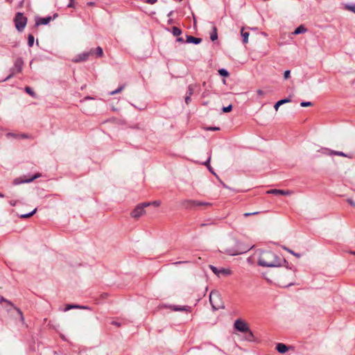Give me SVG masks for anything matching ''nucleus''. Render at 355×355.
Segmentation results:
<instances>
[{"mask_svg": "<svg viewBox=\"0 0 355 355\" xmlns=\"http://www.w3.org/2000/svg\"><path fill=\"white\" fill-rule=\"evenodd\" d=\"M258 265L262 267L276 268L285 266L287 269H291L288 262L283 259L282 260L276 254L271 251H266L263 255L258 259Z\"/></svg>", "mask_w": 355, "mask_h": 355, "instance_id": "nucleus-1", "label": "nucleus"}, {"mask_svg": "<svg viewBox=\"0 0 355 355\" xmlns=\"http://www.w3.org/2000/svg\"><path fill=\"white\" fill-rule=\"evenodd\" d=\"M252 248H253V246L244 245L243 243H241L240 241L236 240L234 247L231 248H227L225 250V251H226L227 254H228L231 256H235V255H238V254H244V253L248 252Z\"/></svg>", "mask_w": 355, "mask_h": 355, "instance_id": "nucleus-2", "label": "nucleus"}, {"mask_svg": "<svg viewBox=\"0 0 355 355\" xmlns=\"http://www.w3.org/2000/svg\"><path fill=\"white\" fill-rule=\"evenodd\" d=\"M209 302L213 310L222 308V297L218 291H212L209 294Z\"/></svg>", "mask_w": 355, "mask_h": 355, "instance_id": "nucleus-3", "label": "nucleus"}, {"mask_svg": "<svg viewBox=\"0 0 355 355\" xmlns=\"http://www.w3.org/2000/svg\"><path fill=\"white\" fill-rule=\"evenodd\" d=\"M14 21H15V25L16 29L19 32H21V31H23V30L24 29V28L27 24V18L24 16L23 13L17 12L15 15Z\"/></svg>", "mask_w": 355, "mask_h": 355, "instance_id": "nucleus-4", "label": "nucleus"}, {"mask_svg": "<svg viewBox=\"0 0 355 355\" xmlns=\"http://www.w3.org/2000/svg\"><path fill=\"white\" fill-rule=\"evenodd\" d=\"M24 61L21 58H18L14 64V67L10 69V73L3 79V81H6L12 78L17 73H20L22 71V67Z\"/></svg>", "mask_w": 355, "mask_h": 355, "instance_id": "nucleus-5", "label": "nucleus"}, {"mask_svg": "<svg viewBox=\"0 0 355 355\" xmlns=\"http://www.w3.org/2000/svg\"><path fill=\"white\" fill-rule=\"evenodd\" d=\"M249 328L248 324L241 318H238L234 321V329L238 332L245 333L248 331Z\"/></svg>", "mask_w": 355, "mask_h": 355, "instance_id": "nucleus-6", "label": "nucleus"}, {"mask_svg": "<svg viewBox=\"0 0 355 355\" xmlns=\"http://www.w3.org/2000/svg\"><path fill=\"white\" fill-rule=\"evenodd\" d=\"M41 175H42L41 173H37L34 174L33 175H32L29 178L19 177V178L14 179V180L12 182V184L13 185H19V184H24V183H31L33 181H34L35 180H36L37 178L41 177Z\"/></svg>", "mask_w": 355, "mask_h": 355, "instance_id": "nucleus-7", "label": "nucleus"}, {"mask_svg": "<svg viewBox=\"0 0 355 355\" xmlns=\"http://www.w3.org/2000/svg\"><path fill=\"white\" fill-rule=\"evenodd\" d=\"M150 202H144L138 205L131 212V216L133 218H138L144 214V208L149 206Z\"/></svg>", "mask_w": 355, "mask_h": 355, "instance_id": "nucleus-8", "label": "nucleus"}, {"mask_svg": "<svg viewBox=\"0 0 355 355\" xmlns=\"http://www.w3.org/2000/svg\"><path fill=\"white\" fill-rule=\"evenodd\" d=\"M94 49H91L88 51H85L80 54H78L73 58L72 61L73 62H81L87 61L89 59V56L94 55Z\"/></svg>", "mask_w": 355, "mask_h": 355, "instance_id": "nucleus-9", "label": "nucleus"}, {"mask_svg": "<svg viewBox=\"0 0 355 355\" xmlns=\"http://www.w3.org/2000/svg\"><path fill=\"white\" fill-rule=\"evenodd\" d=\"M198 200H184L180 202L182 208L186 209H194L198 207Z\"/></svg>", "mask_w": 355, "mask_h": 355, "instance_id": "nucleus-10", "label": "nucleus"}, {"mask_svg": "<svg viewBox=\"0 0 355 355\" xmlns=\"http://www.w3.org/2000/svg\"><path fill=\"white\" fill-rule=\"evenodd\" d=\"M52 20L51 16L37 18L35 21L36 26L47 25Z\"/></svg>", "mask_w": 355, "mask_h": 355, "instance_id": "nucleus-11", "label": "nucleus"}, {"mask_svg": "<svg viewBox=\"0 0 355 355\" xmlns=\"http://www.w3.org/2000/svg\"><path fill=\"white\" fill-rule=\"evenodd\" d=\"M244 336V340L248 342H255L256 338L253 334V332L250 330V329H248V331L243 333Z\"/></svg>", "mask_w": 355, "mask_h": 355, "instance_id": "nucleus-12", "label": "nucleus"}, {"mask_svg": "<svg viewBox=\"0 0 355 355\" xmlns=\"http://www.w3.org/2000/svg\"><path fill=\"white\" fill-rule=\"evenodd\" d=\"M268 193L275 194V195H282V196H288L291 193L288 190H282V189H271L267 191Z\"/></svg>", "mask_w": 355, "mask_h": 355, "instance_id": "nucleus-13", "label": "nucleus"}, {"mask_svg": "<svg viewBox=\"0 0 355 355\" xmlns=\"http://www.w3.org/2000/svg\"><path fill=\"white\" fill-rule=\"evenodd\" d=\"M291 101V96H288L287 98H283V99H281L279 101H278L277 102L275 103V105H274V108L276 111L278 110L279 106L282 105L283 104H285V103H290Z\"/></svg>", "mask_w": 355, "mask_h": 355, "instance_id": "nucleus-14", "label": "nucleus"}, {"mask_svg": "<svg viewBox=\"0 0 355 355\" xmlns=\"http://www.w3.org/2000/svg\"><path fill=\"white\" fill-rule=\"evenodd\" d=\"M202 42V39L200 37H196L192 35H187V43H193L194 44H198Z\"/></svg>", "mask_w": 355, "mask_h": 355, "instance_id": "nucleus-15", "label": "nucleus"}, {"mask_svg": "<svg viewBox=\"0 0 355 355\" xmlns=\"http://www.w3.org/2000/svg\"><path fill=\"white\" fill-rule=\"evenodd\" d=\"M276 350L280 354H284L288 350V347L284 343H277L276 345Z\"/></svg>", "mask_w": 355, "mask_h": 355, "instance_id": "nucleus-16", "label": "nucleus"}, {"mask_svg": "<svg viewBox=\"0 0 355 355\" xmlns=\"http://www.w3.org/2000/svg\"><path fill=\"white\" fill-rule=\"evenodd\" d=\"M0 302H7L8 304H10L11 306H12V307H13V308H14V309L17 311L18 314H19V315H20V317H21V319L22 320H24V317H23L22 311H21L19 309H18V308L15 307V306L13 305V304H12V302H10V301H8V300H6V299H5V298H3V297H1Z\"/></svg>", "mask_w": 355, "mask_h": 355, "instance_id": "nucleus-17", "label": "nucleus"}, {"mask_svg": "<svg viewBox=\"0 0 355 355\" xmlns=\"http://www.w3.org/2000/svg\"><path fill=\"white\" fill-rule=\"evenodd\" d=\"M307 31L306 28L304 25H300L298 27L295 28V30L293 32L294 35H299L302 33H304Z\"/></svg>", "mask_w": 355, "mask_h": 355, "instance_id": "nucleus-18", "label": "nucleus"}, {"mask_svg": "<svg viewBox=\"0 0 355 355\" xmlns=\"http://www.w3.org/2000/svg\"><path fill=\"white\" fill-rule=\"evenodd\" d=\"M210 39L212 42L218 40L217 28L216 26H212V31L210 33Z\"/></svg>", "mask_w": 355, "mask_h": 355, "instance_id": "nucleus-19", "label": "nucleus"}, {"mask_svg": "<svg viewBox=\"0 0 355 355\" xmlns=\"http://www.w3.org/2000/svg\"><path fill=\"white\" fill-rule=\"evenodd\" d=\"M241 34L243 38V43L246 44L248 42L249 32L245 31L243 28L241 31Z\"/></svg>", "mask_w": 355, "mask_h": 355, "instance_id": "nucleus-20", "label": "nucleus"}, {"mask_svg": "<svg viewBox=\"0 0 355 355\" xmlns=\"http://www.w3.org/2000/svg\"><path fill=\"white\" fill-rule=\"evenodd\" d=\"M37 212V208H35L33 211L29 213L21 214L19 216L20 218H28L33 216Z\"/></svg>", "mask_w": 355, "mask_h": 355, "instance_id": "nucleus-21", "label": "nucleus"}, {"mask_svg": "<svg viewBox=\"0 0 355 355\" xmlns=\"http://www.w3.org/2000/svg\"><path fill=\"white\" fill-rule=\"evenodd\" d=\"M171 33L172 34L174 35V36H180L182 33V30L177 27V26H173L172 27V31H171Z\"/></svg>", "mask_w": 355, "mask_h": 355, "instance_id": "nucleus-22", "label": "nucleus"}, {"mask_svg": "<svg viewBox=\"0 0 355 355\" xmlns=\"http://www.w3.org/2000/svg\"><path fill=\"white\" fill-rule=\"evenodd\" d=\"M94 54H96V57L101 58V57L103 56V49L101 46H98L95 49H94Z\"/></svg>", "mask_w": 355, "mask_h": 355, "instance_id": "nucleus-23", "label": "nucleus"}, {"mask_svg": "<svg viewBox=\"0 0 355 355\" xmlns=\"http://www.w3.org/2000/svg\"><path fill=\"white\" fill-rule=\"evenodd\" d=\"M329 155H338V156H341V157H349V156H348L347 154L344 153L342 151L330 150Z\"/></svg>", "mask_w": 355, "mask_h": 355, "instance_id": "nucleus-24", "label": "nucleus"}, {"mask_svg": "<svg viewBox=\"0 0 355 355\" xmlns=\"http://www.w3.org/2000/svg\"><path fill=\"white\" fill-rule=\"evenodd\" d=\"M172 310L173 311H187V306H172Z\"/></svg>", "mask_w": 355, "mask_h": 355, "instance_id": "nucleus-25", "label": "nucleus"}, {"mask_svg": "<svg viewBox=\"0 0 355 355\" xmlns=\"http://www.w3.org/2000/svg\"><path fill=\"white\" fill-rule=\"evenodd\" d=\"M80 308V305L78 304H67V306L64 308V311H69L72 309H79Z\"/></svg>", "mask_w": 355, "mask_h": 355, "instance_id": "nucleus-26", "label": "nucleus"}, {"mask_svg": "<svg viewBox=\"0 0 355 355\" xmlns=\"http://www.w3.org/2000/svg\"><path fill=\"white\" fill-rule=\"evenodd\" d=\"M34 36L32 34H29L28 36V45L29 47H31L34 44Z\"/></svg>", "mask_w": 355, "mask_h": 355, "instance_id": "nucleus-27", "label": "nucleus"}, {"mask_svg": "<svg viewBox=\"0 0 355 355\" xmlns=\"http://www.w3.org/2000/svg\"><path fill=\"white\" fill-rule=\"evenodd\" d=\"M210 268L218 277L220 276V274L222 273V269H218L216 267L214 266H210Z\"/></svg>", "mask_w": 355, "mask_h": 355, "instance_id": "nucleus-28", "label": "nucleus"}, {"mask_svg": "<svg viewBox=\"0 0 355 355\" xmlns=\"http://www.w3.org/2000/svg\"><path fill=\"white\" fill-rule=\"evenodd\" d=\"M345 9L355 13V3L354 4H346Z\"/></svg>", "mask_w": 355, "mask_h": 355, "instance_id": "nucleus-29", "label": "nucleus"}, {"mask_svg": "<svg viewBox=\"0 0 355 355\" xmlns=\"http://www.w3.org/2000/svg\"><path fill=\"white\" fill-rule=\"evenodd\" d=\"M25 91L27 94H28L29 95H31L33 97H34L35 96V94L33 92V89L30 87H26Z\"/></svg>", "mask_w": 355, "mask_h": 355, "instance_id": "nucleus-30", "label": "nucleus"}, {"mask_svg": "<svg viewBox=\"0 0 355 355\" xmlns=\"http://www.w3.org/2000/svg\"><path fill=\"white\" fill-rule=\"evenodd\" d=\"M124 89V85H122V86H120L119 87H118L116 89L110 92V95H114V94H116L118 93H119L120 92H121L123 89Z\"/></svg>", "mask_w": 355, "mask_h": 355, "instance_id": "nucleus-31", "label": "nucleus"}, {"mask_svg": "<svg viewBox=\"0 0 355 355\" xmlns=\"http://www.w3.org/2000/svg\"><path fill=\"white\" fill-rule=\"evenodd\" d=\"M300 105L303 107H309L312 105V103L310 101H302L301 102Z\"/></svg>", "mask_w": 355, "mask_h": 355, "instance_id": "nucleus-32", "label": "nucleus"}, {"mask_svg": "<svg viewBox=\"0 0 355 355\" xmlns=\"http://www.w3.org/2000/svg\"><path fill=\"white\" fill-rule=\"evenodd\" d=\"M232 104H230L227 106H223V112H229L232 110Z\"/></svg>", "mask_w": 355, "mask_h": 355, "instance_id": "nucleus-33", "label": "nucleus"}, {"mask_svg": "<svg viewBox=\"0 0 355 355\" xmlns=\"http://www.w3.org/2000/svg\"><path fill=\"white\" fill-rule=\"evenodd\" d=\"M205 129L206 130L215 131V130H220V128L219 127L207 126V127H205Z\"/></svg>", "mask_w": 355, "mask_h": 355, "instance_id": "nucleus-34", "label": "nucleus"}, {"mask_svg": "<svg viewBox=\"0 0 355 355\" xmlns=\"http://www.w3.org/2000/svg\"><path fill=\"white\" fill-rule=\"evenodd\" d=\"M198 206H210L211 204L208 202H204V201H199L198 200Z\"/></svg>", "mask_w": 355, "mask_h": 355, "instance_id": "nucleus-35", "label": "nucleus"}, {"mask_svg": "<svg viewBox=\"0 0 355 355\" xmlns=\"http://www.w3.org/2000/svg\"><path fill=\"white\" fill-rule=\"evenodd\" d=\"M189 262H190L189 261H179L173 262L172 264L174 266H178V265L183 264V263H188Z\"/></svg>", "mask_w": 355, "mask_h": 355, "instance_id": "nucleus-36", "label": "nucleus"}, {"mask_svg": "<svg viewBox=\"0 0 355 355\" xmlns=\"http://www.w3.org/2000/svg\"><path fill=\"white\" fill-rule=\"evenodd\" d=\"M291 71L290 70H286L284 73V79H288L290 77Z\"/></svg>", "mask_w": 355, "mask_h": 355, "instance_id": "nucleus-37", "label": "nucleus"}, {"mask_svg": "<svg viewBox=\"0 0 355 355\" xmlns=\"http://www.w3.org/2000/svg\"><path fill=\"white\" fill-rule=\"evenodd\" d=\"M193 89L191 87V85L189 86L188 87V91L187 92V95L189 96H191V95L193 94Z\"/></svg>", "mask_w": 355, "mask_h": 355, "instance_id": "nucleus-38", "label": "nucleus"}, {"mask_svg": "<svg viewBox=\"0 0 355 355\" xmlns=\"http://www.w3.org/2000/svg\"><path fill=\"white\" fill-rule=\"evenodd\" d=\"M6 137H14V138H18L19 135H16V134H15V133L9 132V133H8V134L6 135Z\"/></svg>", "mask_w": 355, "mask_h": 355, "instance_id": "nucleus-39", "label": "nucleus"}, {"mask_svg": "<svg viewBox=\"0 0 355 355\" xmlns=\"http://www.w3.org/2000/svg\"><path fill=\"white\" fill-rule=\"evenodd\" d=\"M231 274V270L228 268H223V275H229Z\"/></svg>", "mask_w": 355, "mask_h": 355, "instance_id": "nucleus-40", "label": "nucleus"}, {"mask_svg": "<svg viewBox=\"0 0 355 355\" xmlns=\"http://www.w3.org/2000/svg\"><path fill=\"white\" fill-rule=\"evenodd\" d=\"M145 3L148 4H155L157 0H144Z\"/></svg>", "mask_w": 355, "mask_h": 355, "instance_id": "nucleus-41", "label": "nucleus"}, {"mask_svg": "<svg viewBox=\"0 0 355 355\" xmlns=\"http://www.w3.org/2000/svg\"><path fill=\"white\" fill-rule=\"evenodd\" d=\"M347 202L352 207H355V202H354L351 198L347 199Z\"/></svg>", "mask_w": 355, "mask_h": 355, "instance_id": "nucleus-42", "label": "nucleus"}, {"mask_svg": "<svg viewBox=\"0 0 355 355\" xmlns=\"http://www.w3.org/2000/svg\"><path fill=\"white\" fill-rule=\"evenodd\" d=\"M282 248L284 250H285L286 251H287L288 252H289L290 254H293V252L292 250L289 249L288 248L286 247V246H283Z\"/></svg>", "mask_w": 355, "mask_h": 355, "instance_id": "nucleus-43", "label": "nucleus"}, {"mask_svg": "<svg viewBox=\"0 0 355 355\" xmlns=\"http://www.w3.org/2000/svg\"><path fill=\"white\" fill-rule=\"evenodd\" d=\"M229 75L228 71L223 68V78L228 77Z\"/></svg>", "mask_w": 355, "mask_h": 355, "instance_id": "nucleus-44", "label": "nucleus"}, {"mask_svg": "<svg viewBox=\"0 0 355 355\" xmlns=\"http://www.w3.org/2000/svg\"><path fill=\"white\" fill-rule=\"evenodd\" d=\"M191 101V96L187 95L185 96V103L188 105Z\"/></svg>", "mask_w": 355, "mask_h": 355, "instance_id": "nucleus-45", "label": "nucleus"}, {"mask_svg": "<svg viewBox=\"0 0 355 355\" xmlns=\"http://www.w3.org/2000/svg\"><path fill=\"white\" fill-rule=\"evenodd\" d=\"M17 202V200H10V201H9V204H10L12 207H15V206H16Z\"/></svg>", "mask_w": 355, "mask_h": 355, "instance_id": "nucleus-46", "label": "nucleus"}, {"mask_svg": "<svg viewBox=\"0 0 355 355\" xmlns=\"http://www.w3.org/2000/svg\"><path fill=\"white\" fill-rule=\"evenodd\" d=\"M258 212H253V213H245L243 215L245 217H248L249 216H251V215H254V214H257Z\"/></svg>", "mask_w": 355, "mask_h": 355, "instance_id": "nucleus-47", "label": "nucleus"}, {"mask_svg": "<svg viewBox=\"0 0 355 355\" xmlns=\"http://www.w3.org/2000/svg\"><path fill=\"white\" fill-rule=\"evenodd\" d=\"M112 324L117 326V327L121 326V323L118 322L117 321H114V320L112 322Z\"/></svg>", "mask_w": 355, "mask_h": 355, "instance_id": "nucleus-48", "label": "nucleus"}, {"mask_svg": "<svg viewBox=\"0 0 355 355\" xmlns=\"http://www.w3.org/2000/svg\"><path fill=\"white\" fill-rule=\"evenodd\" d=\"M293 255L295 256L297 258L301 257V254L297 252H293Z\"/></svg>", "mask_w": 355, "mask_h": 355, "instance_id": "nucleus-49", "label": "nucleus"}, {"mask_svg": "<svg viewBox=\"0 0 355 355\" xmlns=\"http://www.w3.org/2000/svg\"><path fill=\"white\" fill-rule=\"evenodd\" d=\"M18 138H28V136L25 134L19 135Z\"/></svg>", "mask_w": 355, "mask_h": 355, "instance_id": "nucleus-50", "label": "nucleus"}, {"mask_svg": "<svg viewBox=\"0 0 355 355\" xmlns=\"http://www.w3.org/2000/svg\"><path fill=\"white\" fill-rule=\"evenodd\" d=\"M207 168H208V169L209 170V171H210L211 173L214 174V175L217 177V178H218V176L215 174V173L212 171V169L211 168L210 166L207 165Z\"/></svg>", "mask_w": 355, "mask_h": 355, "instance_id": "nucleus-51", "label": "nucleus"}, {"mask_svg": "<svg viewBox=\"0 0 355 355\" xmlns=\"http://www.w3.org/2000/svg\"><path fill=\"white\" fill-rule=\"evenodd\" d=\"M152 204L157 207H158L160 205L159 201H154L152 202Z\"/></svg>", "mask_w": 355, "mask_h": 355, "instance_id": "nucleus-52", "label": "nucleus"}, {"mask_svg": "<svg viewBox=\"0 0 355 355\" xmlns=\"http://www.w3.org/2000/svg\"><path fill=\"white\" fill-rule=\"evenodd\" d=\"M177 40V42H184V40H183V38H182V37H177V40Z\"/></svg>", "mask_w": 355, "mask_h": 355, "instance_id": "nucleus-53", "label": "nucleus"}, {"mask_svg": "<svg viewBox=\"0 0 355 355\" xmlns=\"http://www.w3.org/2000/svg\"><path fill=\"white\" fill-rule=\"evenodd\" d=\"M80 309H91L90 307L87 306H81L80 305Z\"/></svg>", "mask_w": 355, "mask_h": 355, "instance_id": "nucleus-54", "label": "nucleus"}, {"mask_svg": "<svg viewBox=\"0 0 355 355\" xmlns=\"http://www.w3.org/2000/svg\"><path fill=\"white\" fill-rule=\"evenodd\" d=\"M58 15L57 13H55L52 17V20H54L56 17H58Z\"/></svg>", "mask_w": 355, "mask_h": 355, "instance_id": "nucleus-55", "label": "nucleus"}, {"mask_svg": "<svg viewBox=\"0 0 355 355\" xmlns=\"http://www.w3.org/2000/svg\"><path fill=\"white\" fill-rule=\"evenodd\" d=\"M218 73L220 76H222V68L218 69Z\"/></svg>", "mask_w": 355, "mask_h": 355, "instance_id": "nucleus-56", "label": "nucleus"}, {"mask_svg": "<svg viewBox=\"0 0 355 355\" xmlns=\"http://www.w3.org/2000/svg\"><path fill=\"white\" fill-rule=\"evenodd\" d=\"M73 3H72V1H71V2L67 5V7H68V8H71V7H73Z\"/></svg>", "mask_w": 355, "mask_h": 355, "instance_id": "nucleus-57", "label": "nucleus"}, {"mask_svg": "<svg viewBox=\"0 0 355 355\" xmlns=\"http://www.w3.org/2000/svg\"><path fill=\"white\" fill-rule=\"evenodd\" d=\"M173 10H172V11H170V12H168V14L167 15V16H168V17H171V16L173 15Z\"/></svg>", "mask_w": 355, "mask_h": 355, "instance_id": "nucleus-58", "label": "nucleus"}, {"mask_svg": "<svg viewBox=\"0 0 355 355\" xmlns=\"http://www.w3.org/2000/svg\"><path fill=\"white\" fill-rule=\"evenodd\" d=\"M192 15H193V22L195 24L196 23V17H195V15L193 13H192Z\"/></svg>", "mask_w": 355, "mask_h": 355, "instance_id": "nucleus-59", "label": "nucleus"}, {"mask_svg": "<svg viewBox=\"0 0 355 355\" xmlns=\"http://www.w3.org/2000/svg\"><path fill=\"white\" fill-rule=\"evenodd\" d=\"M223 188H226L229 189V187L226 186L225 183L223 184Z\"/></svg>", "mask_w": 355, "mask_h": 355, "instance_id": "nucleus-60", "label": "nucleus"}, {"mask_svg": "<svg viewBox=\"0 0 355 355\" xmlns=\"http://www.w3.org/2000/svg\"><path fill=\"white\" fill-rule=\"evenodd\" d=\"M173 21V19H170L168 21V24H172Z\"/></svg>", "mask_w": 355, "mask_h": 355, "instance_id": "nucleus-61", "label": "nucleus"}, {"mask_svg": "<svg viewBox=\"0 0 355 355\" xmlns=\"http://www.w3.org/2000/svg\"><path fill=\"white\" fill-rule=\"evenodd\" d=\"M4 197H5V196L2 193L0 192V198H4Z\"/></svg>", "mask_w": 355, "mask_h": 355, "instance_id": "nucleus-62", "label": "nucleus"}, {"mask_svg": "<svg viewBox=\"0 0 355 355\" xmlns=\"http://www.w3.org/2000/svg\"><path fill=\"white\" fill-rule=\"evenodd\" d=\"M258 94H263V92H262L261 90H260V89H259V90H258Z\"/></svg>", "mask_w": 355, "mask_h": 355, "instance_id": "nucleus-63", "label": "nucleus"}, {"mask_svg": "<svg viewBox=\"0 0 355 355\" xmlns=\"http://www.w3.org/2000/svg\"><path fill=\"white\" fill-rule=\"evenodd\" d=\"M350 253H351L352 254L355 255V251H352Z\"/></svg>", "mask_w": 355, "mask_h": 355, "instance_id": "nucleus-64", "label": "nucleus"}]
</instances>
